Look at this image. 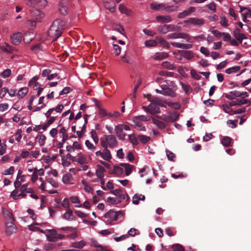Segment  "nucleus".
<instances>
[{
    "label": "nucleus",
    "mask_w": 251,
    "mask_h": 251,
    "mask_svg": "<svg viewBox=\"0 0 251 251\" xmlns=\"http://www.w3.org/2000/svg\"><path fill=\"white\" fill-rule=\"evenodd\" d=\"M181 27L173 24L163 25L158 26L157 30L161 34H165L169 32L179 31Z\"/></svg>",
    "instance_id": "nucleus-1"
},
{
    "label": "nucleus",
    "mask_w": 251,
    "mask_h": 251,
    "mask_svg": "<svg viewBox=\"0 0 251 251\" xmlns=\"http://www.w3.org/2000/svg\"><path fill=\"white\" fill-rule=\"evenodd\" d=\"M29 11L32 18V26H34L36 22H41L42 19L44 17V14L37 9H34L33 7L29 9Z\"/></svg>",
    "instance_id": "nucleus-2"
},
{
    "label": "nucleus",
    "mask_w": 251,
    "mask_h": 251,
    "mask_svg": "<svg viewBox=\"0 0 251 251\" xmlns=\"http://www.w3.org/2000/svg\"><path fill=\"white\" fill-rule=\"evenodd\" d=\"M46 231L49 234L46 235L47 240L50 242H56L58 239H62L65 236L62 234H57L55 229H47Z\"/></svg>",
    "instance_id": "nucleus-3"
},
{
    "label": "nucleus",
    "mask_w": 251,
    "mask_h": 251,
    "mask_svg": "<svg viewBox=\"0 0 251 251\" xmlns=\"http://www.w3.org/2000/svg\"><path fill=\"white\" fill-rule=\"evenodd\" d=\"M174 32L170 33L167 36V39H177V38H182L189 41L191 37L187 33L184 32H179L178 31H174Z\"/></svg>",
    "instance_id": "nucleus-4"
},
{
    "label": "nucleus",
    "mask_w": 251,
    "mask_h": 251,
    "mask_svg": "<svg viewBox=\"0 0 251 251\" xmlns=\"http://www.w3.org/2000/svg\"><path fill=\"white\" fill-rule=\"evenodd\" d=\"M157 119H161L164 121L165 123H173L176 121L178 119V115L176 113L171 114L170 115H162L156 116Z\"/></svg>",
    "instance_id": "nucleus-5"
},
{
    "label": "nucleus",
    "mask_w": 251,
    "mask_h": 251,
    "mask_svg": "<svg viewBox=\"0 0 251 251\" xmlns=\"http://www.w3.org/2000/svg\"><path fill=\"white\" fill-rule=\"evenodd\" d=\"M50 28H53L56 30L62 31L65 28V22L61 19H57L54 20Z\"/></svg>",
    "instance_id": "nucleus-6"
},
{
    "label": "nucleus",
    "mask_w": 251,
    "mask_h": 251,
    "mask_svg": "<svg viewBox=\"0 0 251 251\" xmlns=\"http://www.w3.org/2000/svg\"><path fill=\"white\" fill-rule=\"evenodd\" d=\"M104 139L108 143V146L110 148H114L117 146L118 141L116 137L113 135H105Z\"/></svg>",
    "instance_id": "nucleus-7"
},
{
    "label": "nucleus",
    "mask_w": 251,
    "mask_h": 251,
    "mask_svg": "<svg viewBox=\"0 0 251 251\" xmlns=\"http://www.w3.org/2000/svg\"><path fill=\"white\" fill-rule=\"evenodd\" d=\"M159 106H163V104L160 102L150 103L149 104V113L151 115L159 113L160 110Z\"/></svg>",
    "instance_id": "nucleus-8"
},
{
    "label": "nucleus",
    "mask_w": 251,
    "mask_h": 251,
    "mask_svg": "<svg viewBox=\"0 0 251 251\" xmlns=\"http://www.w3.org/2000/svg\"><path fill=\"white\" fill-rule=\"evenodd\" d=\"M122 214L121 212H115L112 210H109L104 214V217L106 218H110L114 221H117L120 216H122Z\"/></svg>",
    "instance_id": "nucleus-9"
},
{
    "label": "nucleus",
    "mask_w": 251,
    "mask_h": 251,
    "mask_svg": "<svg viewBox=\"0 0 251 251\" xmlns=\"http://www.w3.org/2000/svg\"><path fill=\"white\" fill-rule=\"evenodd\" d=\"M184 23L190 24L194 25L201 26L204 24V21L202 19L197 18H190L184 21Z\"/></svg>",
    "instance_id": "nucleus-10"
},
{
    "label": "nucleus",
    "mask_w": 251,
    "mask_h": 251,
    "mask_svg": "<svg viewBox=\"0 0 251 251\" xmlns=\"http://www.w3.org/2000/svg\"><path fill=\"white\" fill-rule=\"evenodd\" d=\"M69 0H61L59 5V10L61 14L65 15L68 13Z\"/></svg>",
    "instance_id": "nucleus-11"
},
{
    "label": "nucleus",
    "mask_w": 251,
    "mask_h": 251,
    "mask_svg": "<svg viewBox=\"0 0 251 251\" xmlns=\"http://www.w3.org/2000/svg\"><path fill=\"white\" fill-rule=\"evenodd\" d=\"M62 31L56 30L53 28H50L48 31V34L49 37H51L52 40H56L62 34Z\"/></svg>",
    "instance_id": "nucleus-12"
},
{
    "label": "nucleus",
    "mask_w": 251,
    "mask_h": 251,
    "mask_svg": "<svg viewBox=\"0 0 251 251\" xmlns=\"http://www.w3.org/2000/svg\"><path fill=\"white\" fill-rule=\"evenodd\" d=\"M111 193L117 196V198H120L121 200H126V198L128 200L129 199L127 194L123 193V190L120 189L112 190Z\"/></svg>",
    "instance_id": "nucleus-13"
},
{
    "label": "nucleus",
    "mask_w": 251,
    "mask_h": 251,
    "mask_svg": "<svg viewBox=\"0 0 251 251\" xmlns=\"http://www.w3.org/2000/svg\"><path fill=\"white\" fill-rule=\"evenodd\" d=\"M104 7L111 12H114L115 10L116 5L113 0H103Z\"/></svg>",
    "instance_id": "nucleus-14"
},
{
    "label": "nucleus",
    "mask_w": 251,
    "mask_h": 251,
    "mask_svg": "<svg viewBox=\"0 0 251 251\" xmlns=\"http://www.w3.org/2000/svg\"><path fill=\"white\" fill-rule=\"evenodd\" d=\"M6 232L8 235H11L17 232V228L14 222L6 223Z\"/></svg>",
    "instance_id": "nucleus-15"
},
{
    "label": "nucleus",
    "mask_w": 251,
    "mask_h": 251,
    "mask_svg": "<svg viewBox=\"0 0 251 251\" xmlns=\"http://www.w3.org/2000/svg\"><path fill=\"white\" fill-rule=\"evenodd\" d=\"M22 34L21 32H17L13 34L11 36V41L13 44L17 45L21 41Z\"/></svg>",
    "instance_id": "nucleus-16"
},
{
    "label": "nucleus",
    "mask_w": 251,
    "mask_h": 251,
    "mask_svg": "<svg viewBox=\"0 0 251 251\" xmlns=\"http://www.w3.org/2000/svg\"><path fill=\"white\" fill-rule=\"evenodd\" d=\"M2 214L7 220V222H14L15 219L11 212H9L5 208H2Z\"/></svg>",
    "instance_id": "nucleus-17"
},
{
    "label": "nucleus",
    "mask_w": 251,
    "mask_h": 251,
    "mask_svg": "<svg viewBox=\"0 0 251 251\" xmlns=\"http://www.w3.org/2000/svg\"><path fill=\"white\" fill-rule=\"evenodd\" d=\"M196 8L194 7H190L188 9L178 13L177 18L179 19L184 18V17L190 15L192 12H195Z\"/></svg>",
    "instance_id": "nucleus-18"
},
{
    "label": "nucleus",
    "mask_w": 251,
    "mask_h": 251,
    "mask_svg": "<svg viewBox=\"0 0 251 251\" xmlns=\"http://www.w3.org/2000/svg\"><path fill=\"white\" fill-rule=\"evenodd\" d=\"M162 89H163L162 95L171 97L175 96V93L172 88H169L166 85L161 86Z\"/></svg>",
    "instance_id": "nucleus-19"
},
{
    "label": "nucleus",
    "mask_w": 251,
    "mask_h": 251,
    "mask_svg": "<svg viewBox=\"0 0 251 251\" xmlns=\"http://www.w3.org/2000/svg\"><path fill=\"white\" fill-rule=\"evenodd\" d=\"M250 102V100L247 99H237L234 101H232L229 102V106L232 107L236 105L241 106L243 104H247Z\"/></svg>",
    "instance_id": "nucleus-20"
},
{
    "label": "nucleus",
    "mask_w": 251,
    "mask_h": 251,
    "mask_svg": "<svg viewBox=\"0 0 251 251\" xmlns=\"http://www.w3.org/2000/svg\"><path fill=\"white\" fill-rule=\"evenodd\" d=\"M170 44L175 47L183 49H189L192 48V45H191V44H185L179 43H177V42H171L170 43Z\"/></svg>",
    "instance_id": "nucleus-21"
},
{
    "label": "nucleus",
    "mask_w": 251,
    "mask_h": 251,
    "mask_svg": "<svg viewBox=\"0 0 251 251\" xmlns=\"http://www.w3.org/2000/svg\"><path fill=\"white\" fill-rule=\"evenodd\" d=\"M234 36L236 40L239 41L241 43L244 39H246L245 35L240 32V30L239 28H236L233 32Z\"/></svg>",
    "instance_id": "nucleus-22"
},
{
    "label": "nucleus",
    "mask_w": 251,
    "mask_h": 251,
    "mask_svg": "<svg viewBox=\"0 0 251 251\" xmlns=\"http://www.w3.org/2000/svg\"><path fill=\"white\" fill-rule=\"evenodd\" d=\"M117 136L121 139L124 140L126 135V133L123 132V130L120 127V125H118L115 128Z\"/></svg>",
    "instance_id": "nucleus-23"
},
{
    "label": "nucleus",
    "mask_w": 251,
    "mask_h": 251,
    "mask_svg": "<svg viewBox=\"0 0 251 251\" xmlns=\"http://www.w3.org/2000/svg\"><path fill=\"white\" fill-rule=\"evenodd\" d=\"M156 20L162 23H169L172 21V19L170 16L158 15L156 17Z\"/></svg>",
    "instance_id": "nucleus-24"
},
{
    "label": "nucleus",
    "mask_w": 251,
    "mask_h": 251,
    "mask_svg": "<svg viewBox=\"0 0 251 251\" xmlns=\"http://www.w3.org/2000/svg\"><path fill=\"white\" fill-rule=\"evenodd\" d=\"M73 210L71 209H66V212L63 215V219L68 221L75 220V217L73 215Z\"/></svg>",
    "instance_id": "nucleus-25"
},
{
    "label": "nucleus",
    "mask_w": 251,
    "mask_h": 251,
    "mask_svg": "<svg viewBox=\"0 0 251 251\" xmlns=\"http://www.w3.org/2000/svg\"><path fill=\"white\" fill-rule=\"evenodd\" d=\"M246 107H243L242 108L238 109L236 110L230 109V111H227V110L225 108V106H224V111L226 113H228L231 115L245 113L246 112Z\"/></svg>",
    "instance_id": "nucleus-26"
},
{
    "label": "nucleus",
    "mask_w": 251,
    "mask_h": 251,
    "mask_svg": "<svg viewBox=\"0 0 251 251\" xmlns=\"http://www.w3.org/2000/svg\"><path fill=\"white\" fill-rule=\"evenodd\" d=\"M98 169L96 170V175L99 179H102L104 176V172L105 169L103 167L100 165H97Z\"/></svg>",
    "instance_id": "nucleus-27"
},
{
    "label": "nucleus",
    "mask_w": 251,
    "mask_h": 251,
    "mask_svg": "<svg viewBox=\"0 0 251 251\" xmlns=\"http://www.w3.org/2000/svg\"><path fill=\"white\" fill-rule=\"evenodd\" d=\"M120 166L125 167L126 176H129L131 174L132 169L134 167V166L128 163H121Z\"/></svg>",
    "instance_id": "nucleus-28"
},
{
    "label": "nucleus",
    "mask_w": 251,
    "mask_h": 251,
    "mask_svg": "<svg viewBox=\"0 0 251 251\" xmlns=\"http://www.w3.org/2000/svg\"><path fill=\"white\" fill-rule=\"evenodd\" d=\"M151 119L152 120V123L156 125L159 128L164 129L167 126V125L165 123L158 120L153 117H151Z\"/></svg>",
    "instance_id": "nucleus-29"
},
{
    "label": "nucleus",
    "mask_w": 251,
    "mask_h": 251,
    "mask_svg": "<svg viewBox=\"0 0 251 251\" xmlns=\"http://www.w3.org/2000/svg\"><path fill=\"white\" fill-rule=\"evenodd\" d=\"M123 173V168L118 166H114L113 169L110 172V174H116L118 176L122 175Z\"/></svg>",
    "instance_id": "nucleus-30"
},
{
    "label": "nucleus",
    "mask_w": 251,
    "mask_h": 251,
    "mask_svg": "<svg viewBox=\"0 0 251 251\" xmlns=\"http://www.w3.org/2000/svg\"><path fill=\"white\" fill-rule=\"evenodd\" d=\"M178 51L182 53V56L187 59H191L194 56L193 52L190 50H179Z\"/></svg>",
    "instance_id": "nucleus-31"
},
{
    "label": "nucleus",
    "mask_w": 251,
    "mask_h": 251,
    "mask_svg": "<svg viewBox=\"0 0 251 251\" xmlns=\"http://www.w3.org/2000/svg\"><path fill=\"white\" fill-rule=\"evenodd\" d=\"M156 40L160 44L161 46L167 48L169 49L170 48V44L169 43L167 42L164 38L161 37H156Z\"/></svg>",
    "instance_id": "nucleus-32"
},
{
    "label": "nucleus",
    "mask_w": 251,
    "mask_h": 251,
    "mask_svg": "<svg viewBox=\"0 0 251 251\" xmlns=\"http://www.w3.org/2000/svg\"><path fill=\"white\" fill-rule=\"evenodd\" d=\"M86 245V243L83 241L75 242L72 243L71 247L72 248L82 249Z\"/></svg>",
    "instance_id": "nucleus-33"
},
{
    "label": "nucleus",
    "mask_w": 251,
    "mask_h": 251,
    "mask_svg": "<svg viewBox=\"0 0 251 251\" xmlns=\"http://www.w3.org/2000/svg\"><path fill=\"white\" fill-rule=\"evenodd\" d=\"M102 158L107 161H109L111 159L110 151L108 149H103Z\"/></svg>",
    "instance_id": "nucleus-34"
},
{
    "label": "nucleus",
    "mask_w": 251,
    "mask_h": 251,
    "mask_svg": "<svg viewBox=\"0 0 251 251\" xmlns=\"http://www.w3.org/2000/svg\"><path fill=\"white\" fill-rule=\"evenodd\" d=\"M168 57V53L166 52H157L154 55L155 60H162Z\"/></svg>",
    "instance_id": "nucleus-35"
},
{
    "label": "nucleus",
    "mask_w": 251,
    "mask_h": 251,
    "mask_svg": "<svg viewBox=\"0 0 251 251\" xmlns=\"http://www.w3.org/2000/svg\"><path fill=\"white\" fill-rule=\"evenodd\" d=\"M162 66L164 68H166L170 70H174L176 69V66L174 64H171L170 62L167 61H164L162 62Z\"/></svg>",
    "instance_id": "nucleus-36"
},
{
    "label": "nucleus",
    "mask_w": 251,
    "mask_h": 251,
    "mask_svg": "<svg viewBox=\"0 0 251 251\" xmlns=\"http://www.w3.org/2000/svg\"><path fill=\"white\" fill-rule=\"evenodd\" d=\"M122 200L118 198H112L108 197L107 199V201L112 204H117L120 203Z\"/></svg>",
    "instance_id": "nucleus-37"
},
{
    "label": "nucleus",
    "mask_w": 251,
    "mask_h": 251,
    "mask_svg": "<svg viewBox=\"0 0 251 251\" xmlns=\"http://www.w3.org/2000/svg\"><path fill=\"white\" fill-rule=\"evenodd\" d=\"M27 92H28L27 88L26 87H23V88H21L19 90V91L18 93L17 96L19 98L21 99V98H23L24 96H25V95L27 93Z\"/></svg>",
    "instance_id": "nucleus-38"
},
{
    "label": "nucleus",
    "mask_w": 251,
    "mask_h": 251,
    "mask_svg": "<svg viewBox=\"0 0 251 251\" xmlns=\"http://www.w3.org/2000/svg\"><path fill=\"white\" fill-rule=\"evenodd\" d=\"M232 139L228 136L224 137L222 140V144L224 146L229 147L230 146Z\"/></svg>",
    "instance_id": "nucleus-39"
},
{
    "label": "nucleus",
    "mask_w": 251,
    "mask_h": 251,
    "mask_svg": "<svg viewBox=\"0 0 251 251\" xmlns=\"http://www.w3.org/2000/svg\"><path fill=\"white\" fill-rule=\"evenodd\" d=\"M164 7V3L158 4L157 3L153 2L151 4V7L153 10H158L160 9H163Z\"/></svg>",
    "instance_id": "nucleus-40"
},
{
    "label": "nucleus",
    "mask_w": 251,
    "mask_h": 251,
    "mask_svg": "<svg viewBox=\"0 0 251 251\" xmlns=\"http://www.w3.org/2000/svg\"><path fill=\"white\" fill-rule=\"evenodd\" d=\"M240 69V67L237 66L229 68L226 70V73L227 74H230L231 73L237 72Z\"/></svg>",
    "instance_id": "nucleus-41"
},
{
    "label": "nucleus",
    "mask_w": 251,
    "mask_h": 251,
    "mask_svg": "<svg viewBox=\"0 0 251 251\" xmlns=\"http://www.w3.org/2000/svg\"><path fill=\"white\" fill-rule=\"evenodd\" d=\"M128 137L130 142L133 145H137L139 144L138 137L137 138L134 134H130L129 135Z\"/></svg>",
    "instance_id": "nucleus-42"
},
{
    "label": "nucleus",
    "mask_w": 251,
    "mask_h": 251,
    "mask_svg": "<svg viewBox=\"0 0 251 251\" xmlns=\"http://www.w3.org/2000/svg\"><path fill=\"white\" fill-rule=\"evenodd\" d=\"M138 139L143 144H146L150 140V137L149 136H147L144 135H139L138 136Z\"/></svg>",
    "instance_id": "nucleus-43"
},
{
    "label": "nucleus",
    "mask_w": 251,
    "mask_h": 251,
    "mask_svg": "<svg viewBox=\"0 0 251 251\" xmlns=\"http://www.w3.org/2000/svg\"><path fill=\"white\" fill-rule=\"evenodd\" d=\"M177 6H167L165 4H164V7H163V9H165L167 12H171L175 11L177 8Z\"/></svg>",
    "instance_id": "nucleus-44"
},
{
    "label": "nucleus",
    "mask_w": 251,
    "mask_h": 251,
    "mask_svg": "<svg viewBox=\"0 0 251 251\" xmlns=\"http://www.w3.org/2000/svg\"><path fill=\"white\" fill-rule=\"evenodd\" d=\"M0 49L3 51L6 52H12V51H13V47L9 46L7 44H6L5 46H3L0 47Z\"/></svg>",
    "instance_id": "nucleus-45"
},
{
    "label": "nucleus",
    "mask_w": 251,
    "mask_h": 251,
    "mask_svg": "<svg viewBox=\"0 0 251 251\" xmlns=\"http://www.w3.org/2000/svg\"><path fill=\"white\" fill-rule=\"evenodd\" d=\"M132 121L137 127H141L142 126V122L138 116L134 117Z\"/></svg>",
    "instance_id": "nucleus-46"
},
{
    "label": "nucleus",
    "mask_w": 251,
    "mask_h": 251,
    "mask_svg": "<svg viewBox=\"0 0 251 251\" xmlns=\"http://www.w3.org/2000/svg\"><path fill=\"white\" fill-rule=\"evenodd\" d=\"M173 251H185L183 246L180 244H175L172 246Z\"/></svg>",
    "instance_id": "nucleus-47"
},
{
    "label": "nucleus",
    "mask_w": 251,
    "mask_h": 251,
    "mask_svg": "<svg viewBox=\"0 0 251 251\" xmlns=\"http://www.w3.org/2000/svg\"><path fill=\"white\" fill-rule=\"evenodd\" d=\"M85 144L88 149L91 150L92 151H94L96 149V147L94 146L93 144H92L88 140H87L85 141Z\"/></svg>",
    "instance_id": "nucleus-48"
},
{
    "label": "nucleus",
    "mask_w": 251,
    "mask_h": 251,
    "mask_svg": "<svg viewBox=\"0 0 251 251\" xmlns=\"http://www.w3.org/2000/svg\"><path fill=\"white\" fill-rule=\"evenodd\" d=\"M31 49L35 52H38L42 50V48L40 44H37L32 46Z\"/></svg>",
    "instance_id": "nucleus-49"
},
{
    "label": "nucleus",
    "mask_w": 251,
    "mask_h": 251,
    "mask_svg": "<svg viewBox=\"0 0 251 251\" xmlns=\"http://www.w3.org/2000/svg\"><path fill=\"white\" fill-rule=\"evenodd\" d=\"M157 43L155 40H148L145 42V45L147 47H155Z\"/></svg>",
    "instance_id": "nucleus-50"
},
{
    "label": "nucleus",
    "mask_w": 251,
    "mask_h": 251,
    "mask_svg": "<svg viewBox=\"0 0 251 251\" xmlns=\"http://www.w3.org/2000/svg\"><path fill=\"white\" fill-rule=\"evenodd\" d=\"M166 154L169 160L172 161H174V159L175 158V155L173 152L169 150H167Z\"/></svg>",
    "instance_id": "nucleus-51"
},
{
    "label": "nucleus",
    "mask_w": 251,
    "mask_h": 251,
    "mask_svg": "<svg viewBox=\"0 0 251 251\" xmlns=\"http://www.w3.org/2000/svg\"><path fill=\"white\" fill-rule=\"evenodd\" d=\"M159 74L160 75L162 76L173 77L174 76V73L173 72H169L165 71H161L159 73Z\"/></svg>",
    "instance_id": "nucleus-52"
},
{
    "label": "nucleus",
    "mask_w": 251,
    "mask_h": 251,
    "mask_svg": "<svg viewBox=\"0 0 251 251\" xmlns=\"http://www.w3.org/2000/svg\"><path fill=\"white\" fill-rule=\"evenodd\" d=\"M47 181L54 188H57L58 187V184L52 178H48Z\"/></svg>",
    "instance_id": "nucleus-53"
},
{
    "label": "nucleus",
    "mask_w": 251,
    "mask_h": 251,
    "mask_svg": "<svg viewBox=\"0 0 251 251\" xmlns=\"http://www.w3.org/2000/svg\"><path fill=\"white\" fill-rule=\"evenodd\" d=\"M14 171V167L11 166L8 169L5 170L3 173V175H12Z\"/></svg>",
    "instance_id": "nucleus-54"
},
{
    "label": "nucleus",
    "mask_w": 251,
    "mask_h": 251,
    "mask_svg": "<svg viewBox=\"0 0 251 251\" xmlns=\"http://www.w3.org/2000/svg\"><path fill=\"white\" fill-rule=\"evenodd\" d=\"M119 11L124 14H127L128 12V10L127 8L123 4H120L119 6Z\"/></svg>",
    "instance_id": "nucleus-55"
},
{
    "label": "nucleus",
    "mask_w": 251,
    "mask_h": 251,
    "mask_svg": "<svg viewBox=\"0 0 251 251\" xmlns=\"http://www.w3.org/2000/svg\"><path fill=\"white\" fill-rule=\"evenodd\" d=\"M190 74L191 76L197 80H200L201 77V76L198 75L196 72V71H195L193 69L191 70Z\"/></svg>",
    "instance_id": "nucleus-56"
},
{
    "label": "nucleus",
    "mask_w": 251,
    "mask_h": 251,
    "mask_svg": "<svg viewBox=\"0 0 251 251\" xmlns=\"http://www.w3.org/2000/svg\"><path fill=\"white\" fill-rule=\"evenodd\" d=\"M61 205L66 209H71L69 206V201L68 199H64L61 203Z\"/></svg>",
    "instance_id": "nucleus-57"
},
{
    "label": "nucleus",
    "mask_w": 251,
    "mask_h": 251,
    "mask_svg": "<svg viewBox=\"0 0 251 251\" xmlns=\"http://www.w3.org/2000/svg\"><path fill=\"white\" fill-rule=\"evenodd\" d=\"M25 1H26V5L31 8L34 7V6L37 3L36 0H25Z\"/></svg>",
    "instance_id": "nucleus-58"
},
{
    "label": "nucleus",
    "mask_w": 251,
    "mask_h": 251,
    "mask_svg": "<svg viewBox=\"0 0 251 251\" xmlns=\"http://www.w3.org/2000/svg\"><path fill=\"white\" fill-rule=\"evenodd\" d=\"M11 73V70L9 69H7L2 72L1 75L3 78H6L7 77H8L10 75Z\"/></svg>",
    "instance_id": "nucleus-59"
},
{
    "label": "nucleus",
    "mask_w": 251,
    "mask_h": 251,
    "mask_svg": "<svg viewBox=\"0 0 251 251\" xmlns=\"http://www.w3.org/2000/svg\"><path fill=\"white\" fill-rule=\"evenodd\" d=\"M181 86L183 90L185 91L186 94H188L189 93L190 90L191 89V87L187 84H185L183 83H181Z\"/></svg>",
    "instance_id": "nucleus-60"
},
{
    "label": "nucleus",
    "mask_w": 251,
    "mask_h": 251,
    "mask_svg": "<svg viewBox=\"0 0 251 251\" xmlns=\"http://www.w3.org/2000/svg\"><path fill=\"white\" fill-rule=\"evenodd\" d=\"M72 89L69 87H65L62 91L59 93V96L67 94L71 91Z\"/></svg>",
    "instance_id": "nucleus-61"
},
{
    "label": "nucleus",
    "mask_w": 251,
    "mask_h": 251,
    "mask_svg": "<svg viewBox=\"0 0 251 251\" xmlns=\"http://www.w3.org/2000/svg\"><path fill=\"white\" fill-rule=\"evenodd\" d=\"M77 162L81 165L87 163L86 158L83 156L80 155L77 158Z\"/></svg>",
    "instance_id": "nucleus-62"
},
{
    "label": "nucleus",
    "mask_w": 251,
    "mask_h": 251,
    "mask_svg": "<svg viewBox=\"0 0 251 251\" xmlns=\"http://www.w3.org/2000/svg\"><path fill=\"white\" fill-rule=\"evenodd\" d=\"M141 122H148L150 121L151 117L148 115H139L138 116Z\"/></svg>",
    "instance_id": "nucleus-63"
},
{
    "label": "nucleus",
    "mask_w": 251,
    "mask_h": 251,
    "mask_svg": "<svg viewBox=\"0 0 251 251\" xmlns=\"http://www.w3.org/2000/svg\"><path fill=\"white\" fill-rule=\"evenodd\" d=\"M200 51L202 54H204L206 56H208L209 55V51L207 48L201 47L200 48Z\"/></svg>",
    "instance_id": "nucleus-64"
}]
</instances>
